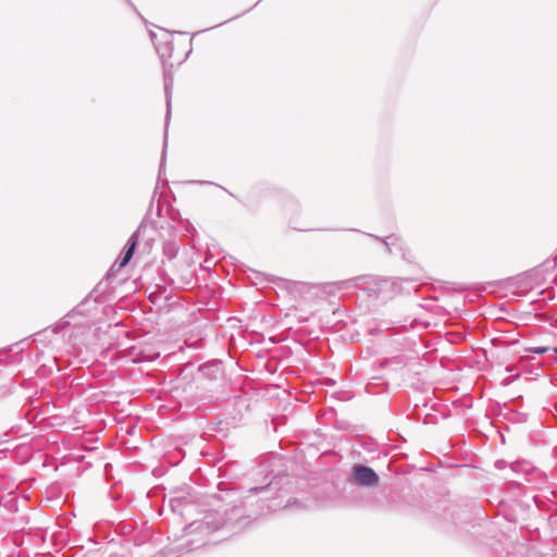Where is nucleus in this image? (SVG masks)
I'll return each mask as SVG.
<instances>
[{"label": "nucleus", "instance_id": "2", "mask_svg": "<svg viewBox=\"0 0 557 557\" xmlns=\"http://www.w3.org/2000/svg\"><path fill=\"white\" fill-rule=\"evenodd\" d=\"M138 238H139V236H138V234H137V233H134V234L131 236V238H129V240H128V248H127V250L125 251V253H124L123 258L121 259V261H120V263H119L120 268L125 267V265L131 261V259H132V257H133V255H134V252H135V248H136V246H137Z\"/></svg>", "mask_w": 557, "mask_h": 557}, {"label": "nucleus", "instance_id": "3", "mask_svg": "<svg viewBox=\"0 0 557 557\" xmlns=\"http://www.w3.org/2000/svg\"><path fill=\"white\" fill-rule=\"evenodd\" d=\"M548 349H549L548 346H535V347L529 348V350L534 354H544V352L548 351Z\"/></svg>", "mask_w": 557, "mask_h": 557}, {"label": "nucleus", "instance_id": "4", "mask_svg": "<svg viewBox=\"0 0 557 557\" xmlns=\"http://www.w3.org/2000/svg\"><path fill=\"white\" fill-rule=\"evenodd\" d=\"M554 351H555V354H556V356H557V347H556V348H554Z\"/></svg>", "mask_w": 557, "mask_h": 557}, {"label": "nucleus", "instance_id": "1", "mask_svg": "<svg viewBox=\"0 0 557 557\" xmlns=\"http://www.w3.org/2000/svg\"><path fill=\"white\" fill-rule=\"evenodd\" d=\"M354 475L360 485L374 486L379 481L376 473L371 468L363 466L354 467Z\"/></svg>", "mask_w": 557, "mask_h": 557}]
</instances>
